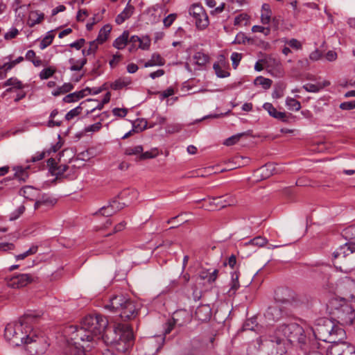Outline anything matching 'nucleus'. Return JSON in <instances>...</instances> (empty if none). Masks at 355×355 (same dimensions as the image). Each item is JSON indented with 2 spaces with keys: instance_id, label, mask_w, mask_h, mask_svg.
Listing matches in <instances>:
<instances>
[{
  "instance_id": "f257e3e1",
  "label": "nucleus",
  "mask_w": 355,
  "mask_h": 355,
  "mask_svg": "<svg viewBox=\"0 0 355 355\" xmlns=\"http://www.w3.org/2000/svg\"><path fill=\"white\" fill-rule=\"evenodd\" d=\"M81 324L94 337L102 335L105 343L119 352H126L134 345L132 329L128 324L117 323L113 329H107L108 320L101 314L85 316Z\"/></svg>"
},
{
  "instance_id": "f03ea898",
  "label": "nucleus",
  "mask_w": 355,
  "mask_h": 355,
  "mask_svg": "<svg viewBox=\"0 0 355 355\" xmlns=\"http://www.w3.org/2000/svg\"><path fill=\"white\" fill-rule=\"evenodd\" d=\"M34 314H26L18 322H11L6 325L4 330L5 338L13 346L29 344L34 341L32 327L30 324L36 320Z\"/></svg>"
},
{
  "instance_id": "7ed1b4c3",
  "label": "nucleus",
  "mask_w": 355,
  "mask_h": 355,
  "mask_svg": "<svg viewBox=\"0 0 355 355\" xmlns=\"http://www.w3.org/2000/svg\"><path fill=\"white\" fill-rule=\"evenodd\" d=\"M64 334L69 337L71 341L67 340L63 355H85L83 348L89 347V345H81L79 340L83 343H91L95 338L82 324L80 327L73 325L66 327Z\"/></svg>"
},
{
  "instance_id": "20e7f679",
  "label": "nucleus",
  "mask_w": 355,
  "mask_h": 355,
  "mask_svg": "<svg viewBox=\"0 0 355 355\" xmlns=\"http://www.w3.org/2000/svg\"><path fill=\"white\" fill-rule=\"evenodd\" d=\"M312 331L316 339L330 343L331 345L343 340L346 336L345 330L340 324L327 318L318 320Z\"/></svg>"
},
{
  "instance_id": "39448f33",
  "label": "nucleus",
  "mask_w": 355,
  "mask_h": 355,
  "mask_svg": "<svg viewBox=\"0 0 355 355\" xmlns=\"http://www.w3.org/2000/svg\"><path fill=\"white\" fill-rule=\"evenodd\" d=\"M273 331L290 345H296L306 353L309 339L304 329L300 324L295 322L283 324L278 326Z\"/></svg>"
},
{
  "instance_id": "423d86ee",
  "label": "nucleus",
  "mask_w": 355,
  "mask_h": 355,
  "mask_svg": "<svg viewBox=\"0 0 355 355\" xmlns=\"http://www.w3.org/2000/svg\"><path fill=\"white\" fill-rule=\"evenodd\" d=\"M333 263L340 271L349 273L355 270V243H346L333 253Z\"/></svg>"
},
{
  "instance_id": "0eeeda50",
  "label": "nucleus",
  "mask_w": 355,
  "mask_h": 355,
  "mask_svg": "<svg viewBox=\"0 0 355 355\" xmlns=\"http://www.w3.org/2000/svg\"><path fill=\"white\" fill-rule=\"evenodd\" d=\"M275 300L286 307L294 309L301 304V300L298 295L288 288H279L275 291Z\"/></svg>"
},
{
  "instance_id": "6e6552de",
  "label": "nucleus",
  "mask_w": 355,
  "mask_h": 355,
  "mask_svg": "<svg viewBox=\"0 0 355 355\" xmlns=\"http://www.w3.org/2000/svg\"><path fill=\"white\" fill-rule=\"evenodd\" d=\"M337 323L342 326L351 325L355 319V311L350 304H343L336 309Z\"/></svg>"
},
{
  "instance_id": "1a4fd4ad",
  "label": "nucleus",
  "mask_w": 355,
  "mask_h": 355,
  "mask_svg": "<svg viewBox=\"0 0 355 355\" xmlns=\"http://www.w3.org/2000/svg\"><path fill=\"white\" fill-rule=\"evenodd\" d=\"M268 338L272 345L271 355H288L291 345L283 338L276 335V333L272 331L268 335Z\"/></svg>"
},
{
  "instance_id": "9d476101",
  "label": "nucleus",
  "mask_w": 355,
  "mask_h": 355,
  "mask_svg": "<svg viewBox=\"0 0 355 355\" xmlns=\"http://www.w3.org/2000/svg\"><path fill=\"white\" fill-rule=\"evenodd\" d=\"M327 355H355V346L347 342L338 341L328 348Z\"/></svg>"
},
{
  "instance_id": "9b49d317",
  "label": "nucleus",
  "mask_w": 355,
  "mask_h": 355,
  "mask_svg": "<svg viewBox=\"0 0 355 355\" xmlns=\"http://www.w3.org/2000/svg\"><path fill=\"white\" fill-rule=\"evenodd\" d=\"M33 277L30 274H19L8 279L7 284L12 288H20L33 282Z\"/></svg>"
},
{
  "instance_id": "f8f14e48",
  "label": "nucleus",
  "mask_w": 355,
  "mask_h": 355,
  "mask_svg": "<svg viewBox=\"0 0 355 355\" xmlns=\"http://www.w3.org/2000/svg\"><path fill=\"white\" fill-rule=\"evenodd\" d=\"M139 305L135 302L128 299L120 311V317L124 320L134 319L138 314L139 310Z\"/></svg>"
},
{
  "instance_id": "ddd939ff",
  "label": "nucleus",
  "mask_w": 355,
  "mask_h": 355,
  "mask_svg": "<svg viewBox=\"0 0 355 355\" xmlns=\"http://www.w3.org/2000/svg\"><path fill=\"white\" fill-rule=\"evenodd\" d=\"M128 299L123 295H114L110 298L109 303L106 304L104 306L106 309L112 312H120Z\"/></svg>"
},
{
  "instance_id": "4468645a",
  "label": "nucleus",
  "mask_w": 355,
  "mask_h": 355,
  "mask_svg": "<svg viewBox=\"0 0 355 355\" xmlns=\"http://www.w3.org/2000/svg\"><path fill=\"white\" fill-rule=\"evenodd\" d=\"M176 326L182 327L190 321V315L185 310L175 311L171 319Z\"/></svg>"
},
{
  "instance_id": "2eb2a0df",
  "label": "nucleus",
  "mask_w": 355,
  "mask_h": 355,
  "mask_svg": "<svg viewBox=\"0 0 355 355\" xmlns=\"http://www.w3.org/2000/svg\"><path fill=\"white\" fill-rule=\"evenodd\" d=\"M211 316V309L208 304H202L197 307L195 312V317L199 321L206 322Z\"/></svg>"
},
{
  "instance_id": "dca6fc26",
  "label": "nucleus",
  "mask_w": 355,
  "mask_h": 355,
  "mask_svg": "<svg viewBox=\"0 0 355 355\" xmlns=\"http://www.w3.org/2000/svg\"><path fill=\"white\" fill-rule=\"evenodd\" d=\"M218 274V270L217 269L214 270L213 272H209V270H202L198 275L196 277V282H202V281L206 280L209 284L214 283Z\"/></svg>"
},
{
  "instance_id": "f3484780",
  "label": "nucleus",
  "mask_w": 355,
  "mask_h": 355,
  "mask_svg": "<svg viewBox=\"0 0 355 355\" xmlns=\"http://www.w3.org/2000/svg\"><path fill=\"white\" fill-rule=\"evenodd\" d=\"M130 1L131 0L128 1L123 10L116 16L115 21L117 24H123L126 19H129L133 15L135 8L130 4Z\"/></svg>"
},
{
  "instance_id": "a211bd4d",
  "label": "nucleus",
  "mask_w": 355,
  "mask_h": 355,
  "mask_svg": "<svg viewBox=\"0 0 355 355\" xmlns=\"http://www.w3.org/2000/svg\"><path fill=\"white\" fill-rule=\"evenodd\" d=\"M261 179H267L276 173V167L273 163H267L260 167L257 171Z\"/></svg>"
},
{
  "instance_id": "6ab92c4d",
  "label": "nucleus",
  "mask_w": 355,
  "mask_h": 355,
  "mask_svg": "<svg viewBox=\"0 0 355 355\" xmlns=\"http://www.w3.org/2000/svg\"><path fill=\"white\" fill-rule=\"evenodd\" d=\"M44 19V14L38 10L31 11L27 19V24L32 28L40 24Z\"/></svg>"
},
{
  "instance_id": "aec40b11",
  "label": "nucleus",
  "mask_w": 355,
  "mask_h": 355,
  "mask_svg": "<svg viewBox=\"0 0 355 355\" xmlns=\"http://www.w3.org/2000/svg\"><path fill=\"white\" fill-rule=\"evenodd\" d=\"M39 191L31 186L24 187L19 191V195L23 196L25 198L30 200H36Z\"/></svg>"
},
{
  "instance_id": "412c9836",
  "label": "nucleus",
  "mask_w": 355,
  "mask_h": 355,
  "mask_svg": "<svg viewBox=\"0 0 355 355\" xmlns=\"http://www.w3.org/2000/svg\"><path fill=\"white\" fill-rule=\"evenodd\" d=\"M56 202L55 199L50 198L46 195H43L39 200H35L34 208L35 209H39L42 207L46 208L53 207Z\"/></svg>"
},
{
  "instance_id": "4be33fe9",
  "label": "nucleus",
  "mask_w": 355,
  "mask_h": 355,
  "mask_svg": "<svg viewBox=\"0 0 355 355\" xmlns=\"http://www.w3.org/2000/svg\"><path fill=\"white\" fill-rule=\"evenodd\" d=\"M129 32L124 31L113 42V46L119 50L123 49L128 42Z\"/></svg>"
},
{
  "instance_id": "5701e85b",
  "label": "nucleus",
  "mask_w": 355,
  "mask_h": 355,
  "mask_svg": "<svg viewBox=\"0 0 355 355\" xmlns=\"http://www.w3.org/2000/svg\"><path fill=\"white\" fill-rule=\"evenodd\" d=\"M29 169V166H26L25 168L18 166H15L13 168V171H15L14 177L19 182H26L28 178V170Z\"/></svg>"
},
{
  "instance_id": "b1692460",
  "label": "nucleus",
  "mask_w": 355,
  "mask_h": 355,
  "mask_svg": "<svg viewBox=\"0 0 355 355\" xmlns=\"http://www.w3.org/2000/svg\"><path fill=\"white\" fill-rule=\"evenodd\" d=\"M266 315L269 320H278L283 316L282 308L278 306H273L268 308Z\"/></svg>"
},
{
  "instance_id": "393cba45",
  "label": "nucleus",
  "mask_w": 355,
  "mask_h": 355,
  "mask_svg": "<svg viewBox=\"0 0 355 355\" xmlns=\"http://www.w3.org/2000/svg\"><path fill=\"white\" fill-rule=\"evenodd\" d=\"M330 83L327 80L324 81L322 83H318V84H306L303 85V89H304L308 92H313L316 93L323 89L324 87L329 86Z\"/></svg>"
},
{
  "instance_id": "a878e982",
  "label": "nucleus",
  "mask_w": 355,
  "mask_h": 355,
  "mask_svg": "<svg viewBox=\"0 0 355 355\" xmlns=\"http://www.w3.org/2000/svg\"><path fill=\"white\" fill-rule=\"evenodd\" d=\"M111 30L112 27L110 24H105L103 26V28H101L96 41L100 44L105 42L107 40Z\"/></svg>"
},
{
  "instance_id": "bb28decb",
  "label": "nucleus",
  "mask_w": 355,
  "mask_h": 355,
  "mask_svg": "<svg viewBox=\"0 0 355 355\" xmlns=\"http://www.w3.org/2000/svg\"><path fill=\"white\" fill-rule=\"evenodd\" d=\"M204 17L195 16L193 17L195 20L196 26L198 28L203 30L209 25V18L206 12H203Z\"/></svg>"
},
{
  "instance_id": "cd10ccee",
  "label": "nucleus",
  "mask_w": 355,
  "mask_h": 355,
  "mask_svg": "<svg viewBox=\"0 0 355 355\" xmlns=\"http://www.w3.org/2000/svg\"><path fill=\"white\" fill-rule=\"evenodd\" d=\"M69 62L71 64L70 70L71 71H80L83 67L87 63V59L83 58L78 60H75L74 58H71L69 60Z\"/></svg>"
},
{
  "instance_id": "c85d7f7f",
  "label": "nucleus",
  "mask_w": 355,
  "mask_h": 355,
  "mask_svg": "<svg viewBox=\"0 0 355 355\" xmlns=\"http://www.w3.org/2000/svg\"><path fill=\"white\" fill-rule=\"evenodd\" d=\"M286 85L284 83H279L275 85L274 90L272 94V96L274 98H280L284 94Z\"/></svg>"
},
{
  "instance_id": "c756f323",
  "label": "nucleus",
  "mask_w": 355,
  "mask_h": 355,
  "mask_svg": "<svg viewBox=\"0 0 355 355\" xmlns=\"http://www.w3.org/2000/svg\"><path fill=\"white\" fill-rule=\"evenodd\" d=\"M130 84V80L128 78H121L111 84V88L114 90L121 89Z\"/></svg>"
},
{
  "instance_id": "7c9ffc66",
  "label": "nucleus",
  "mask_w": 355,
  "mask_h": 355,
  "mask_svg": "<svg viewBox=\"0 0 355 355\" xmlns=\"http://www.w3.org/2000/svg\"><path fill=\"white\" fill-rule=\"evenodd\" d=\"M10 86L14 89H21L24 87L23 83L15 77H12L3 83V87Z\"/></svg>"
},
{
  "instance_id": "2f4dec72",
  "label": "nucleus",
  "mask_w": 355,
  "mask_h": 355,
  "mask_svg": "<svg viewBox=\"0 0 355 355\" xmlns=\"http://www.w3.org/2000/svg\"><path fill=\"white\" fill-rule=\"evenodd\" d=\"M193 60L196 64L199 66H204L209 62V58L204 53L197 52L193 55Z\"/></svg>"
},
{
  "instance_id": "473e14b6",
  "label": "nucleus",
  "mask_w": 355,
  "mask_h": 355,
  "mask_svg": "<svg viewBox=\"0 0 355 355\" xmlns=\"http://www.w3.org/2000/svg\"><path fill=\"white\" fill-rule=\"evenodd\" d=\"M272 81L269 79L264 78L261 76H258L254 80V84L255 85H261L265 89H269L272 85Z\"/></svg>"
},
{
  "instance_id": "72a5a7b5",
  "label": "nucleus",
  "mask_w": 355,
  "mask_h": 355,
  "mask_svg": "<svg viewBox=\"0 0 355 355\" xmlns=\"http://www.w3.org/2000/svg\"><path fill=\"white\" fill-rule=\"evenodd\" d=\"M201 284L199 282H196L191 285L192 297L195 301L200 300L202 297V292L199 286Z\"/></svg>"
},
{
  "instance_id": "f704fd0d",
  "label": "nucleus",
  "mask_w": 355,
  "mask_h": 355,
  "mask_svg": "<svg viewBox=\"0 0 355 355\" xmlns=\"http://www.w3.org/2000/svg\"><path fill=\"white\" fill-rule=\"evenodd\" d=\"M53 31H50L47 33L46 35L42 40L40 47L41 49H44L47 46L51 44L53 40L55 37L54 34L53 33Z\"/></svg>"
},
{
  "instance_id": "c9c22d12",
  "label": "nucleus",
  "mask_w": 355,
  "mask_h": 355,
  "mask_svg": "<svg viewBox=\"0 0 355 355\" xmlns=\"http://www.w3.org/2000/svg\"><path fill=\"white\" fill-rule=\"evenodd\" d=\"M158 152L157 149L151 150L149 151H146L145 153H141L139 156H137L135 158V161L139 162L141 160H145L148 159L155 158L157 156Z\"/></svg>"
},
{
  "instance_id": "e433bc0d",
  "label": "nucleus",
  "mask_w": 355,
  "mask_h": 355,
  "mask_svg": "<svg viewBox=\"0 0 355 355\" xmlns=\"http://www.w3.org/2000/svg\"><path fill=\"white\" fill-rule=\"evenodd\" d=\"M239 275L236 272H234L232 273V281L230 283V289L229 292H232L234 293L238 288L240 287L239 282Z\"/></svg>"
},
{
  "instance_id": "4c0bfd02",
  "label": "nucleus",
  "mask_w": 355,
  "mask_h": 355,
  "mask_svg": "<svg viewBox=\"0 0 355 355\" xmlns=\"http://www.w3.org/2000/svg\"><path fill=\"white\" fill-rule=\"evenodd\" d=\"M286 105L291 110L299 111L301 109L300 101L293 98L288 97L286 100Z\"/></svg>"
},
{
  "instance_id": "58836bf2",
  "label": "nucleus",
  "mask_w": 355,
  "mask_h": 355,
  "mask_svg": "<svg viewBox=\"0 0 355 355\" xmlns=\"http://www.w3.org/2000/svg\"><path fill=\"white\" fill-rule=\"evenodd\" d=\"M144 148L141 145L130 146L125 150V154L127 155H138L139 156L143 152Z\"/></svg>"
},
{
  "instance_id": "ea45409f",
  "label": "nucleus",
  "mask_w": 355,
  "mask_h": 355,
  "mask_svg": "<svg viewBox=\"0 0 355 355\" xmlns=\"http://www.w3.org/2000/svg\"><path fill=\"white\" fill-rule=\"evenodd\" d=\"M83 103H81L80 105L77 106L76 107L71 110L69 112H68L65 115V119L67 121H71L74 117L78 116L81 114L83 107H81V105Z\"/></svg>"
},
{
  "instance_id": "a19ab883",
  "label": "nucleus",
  "mask_w": 355,
  "mask_h": 355,
  "mask_svg": "<svg viewBox=\"0 0 355 355\" xmlns=\"http://www.w3.org/2000/svg\"><path fill=\"white\" fill-rule=\"evenodd\" d=\"M205 12V10H204L203 7L198 4L193 5L189 9V14L192 17H195V16L204 17L203 12Z\"/></svg>"
},
{
  "instance_id": "79ce46f5",
  "label": "nucleus",
  "mask_w": 355,
  "mask_h": 355,
  "mask_svg": "<svg viewBox=\"0 0 355 355\" xmlns=\"http://www.w3.org/2000/svg\"><path fill=\"white\" fill-rule=\"evenodd\" d=\"M68 168L67 165H60L58 166H52L50 168V171L53 175L59 176L63 175Z\"/></svg>"
},
{
  "instance_id": "37998d69",
  "label": "nucleus",
  "mask_w": 355,
  "mask_h": 355,
  "mask_svg": "<svg viewBox=\"0 0 355 355\" xmlns=\"http://www.w3.org/2000/svg\"><path fill=\"white\" fill-rule=\"evenodd\" d=\"M213 68L215 71L216 76L219 78H226L230 75V73L227 71L223 69L220 64L217 62H215L214 64Z\"/></svg>"
},
{
  "instance_id": "c03bdc74",
  "label": "nucleus",
  "mask_w": 355,
  "mask_h": 355,
  "mask_svg": "<svg viewBox=\"0 0 355 355\" xmlns=\"http://www.w3.org/2000/svg\"><path fill=\"white\" fill-rule=\"evenodd\" d=\"M256 318H250L247 320L243 325V331H254L257 327Z\"/></svg>"
},
{
  "instance_id": "a18cd8bd",
  "label": "nucleus",
  "mask_w": 355,
  "mask_h": 355,
  "mask_svg": "<svg viewBox=\"0 0 355 355\" xmlns=\"http://www.w3.org/2000/svg\"><path fill=\"white\" fill-rule=\"evenodd\" d=\"M244 135H245V133H239V134L233 135V136L227 138V139H225V141H224L223 144L227 146L234 145L239 141L240 138L241 137H243Z\"/></svg>"
},
{
  "instance_id": "49530a36",
  "label": "nucleus",
  "mask_w": 355,
  "mask_h": 355,
  "mask_svg": "<svg viewBox=\"0 0 355 355\" xmlns=\"http://www.w3.org/2000/svg\"><path fill=\"white\" fill-rule=\"evenodd\" d=\"M55 72V70L51 67L45 68L40 71V78L42 80L48 79L50 77H51L54 74Z\"/></svg>"
},
{
  "instance_id": "de8ad7c7",
  "label": "nucleus",
  "mask_w": 355,
  "mask_h": 355,
  "mask_svg": "<svg viewBox=\"0 0 355 355\" xmlns=\"http://www.w3.org/2000/svg\"><path fill=\"white\" fill-rule=\"evenodd\" d=\"M129 42L131 43V46L129 47L128 51L132 53L138 49V42H140V37L137 35H132Z\"/></svg>"
},
{
  "instance_id": "09e8293b",
  "label": "nucleus",
  "mask_w": 355,
  "mask_h": 355,
  "mask_svg": "<svg viewBox=\"0 0 355 355\" xmlns=\"http://www.w3.org/2000/svg\"><path fill=\"white\" fill-rule=\"evenodd\" d=\"M109 206L111 207V209L114 211V214L117 211H120L121 209H123L125 204L121 203L117 200L114 199L110 202Z\"/></svg>"
},
{
  "instance_id": "8fccbe9b",
  "label": "nucleus",
  "mask_w": 355,
  "mask_h": 355,
  "mask_svg": "<svg viewBox=\"0 0 355 355\" xmlns=\"http://www.w3.org/2000/svg\"><path fill=\"white\" fill-rule=\"evenodd\" d=\"M242 58V54L241 53H237V52H234L232 53L231 55V60H232V67L234 69H236L238 65L239 64V62L241 61Z\"/></svg>"
},
{
  "instance_id": "3c124183",
  "label": "nucleus",
  "mask_w": 355,
  "mask_h": 355,
  "mask_svg": "<svg viewBox=\"0 0 355 355\" xmlns=\"http://www.w3.org/2000/svg\"><path fill=\"white\" fill-rule=\"evenodd\" d=\"M267 239L262 236H257L253 239L250 240V243L252 245L262 247L267 243Z\"/></svg>"
},
{
  "instance_id": "603ef678",
  "label": "nucleus",
  "mask_w": 355,
  "mask_h": 355,
  "mask_svg": "<svg viewBox=\"0 0 355 355\" xmlns=\"http://www.w3.org/2000/svg\"><path fill=\"white\" fill-rule=\"evenodd\" d=\"M176 327V325L169 319L164 325V336L169 334Z\"/></svg>"
},
{
  "instance_id": "864d4df0",
  "label": "nucleus",
  "mask_w": 355,
  "mask_h": 355,
  "mask_svg": "<svg viewBox=\"0 0 355 355\" xmlns=\"http://www.w3.org/2000/svg\"><path fill=\"white\" fill-rule=\"evenodd\" d=\"M263 107L265 110H266L268 112L270 116H272L273 118L277 114L276 113H277L278 112L277 109L270 103H264Z\"/></svg>"
},
{
  "instance_id": "5fc2aeb1",
  "label": "nucleus",
  "mask_w": 355,
  "mask_h": 355,
  "mask_svg": "<svg viewBox=\"0 0 355 355\" xmlns=\"http://www.w3.org/2000/svg\"><path fill=\"white\" fill-rule=\"evenodd\" d=\"M25 211V207L20 205L15 211H14L10 215V220L17 219Z\"/></svg>"
},
{
  "instance_id": "6e6d98bb",
  "label": "nucleus",
  "mask_w": 355,
  "mask_h": 355,
  "mask_svg": "<svg viewBox=\"0 0 355 355\" xmlns=\"http://www.w3.org/2000/svg\"><path fill=\"white\" fill-rule=\"evenodd\" d=\"M128 112V110L127 108L115 107L112 110L113 114L121 118H124L127 115Z\"/></svg>"
},
{
  "instance_id": "4d7b16f0",
  "label": "nucleus",
  "mask_w": 355,
  "mask_h": 355,
  "mask_svg": "<svg viewBox=\"0 0 355 355\" xmlns=\"http://www.w3.org/2000/svg\"><path fill=\"white\" fill-rule=\"evenodd\" d=\"M249 17L245 13H241L239 15H237L234 19V25H240L243 21L245 22V24H247V21H248Z\"/></svg>"
},
{
  "instance_id": "13d9d810",
  "label": "nucleus",
  "mask_w": 355,
  "mask_h": 355,
  "mask_svg": "<svg viewBox=\"0 0 355 355\" xmlns=\"http://www.w3.org/2000/svg\"><path fill=\"white\" fill-rule=\"evenodd\" d=\"M176 17L177 15L174 13L170 14L167 17H166L163 20L164 26L166 28L170 27L173 23V21L175 20Z\"/></svg>"
},
{
  "instance_id": "bf43d9fd",
  "label": "nucleus",
  "mask_w": 355,
  "mask_h": 355,
  "mask_svg": "<svg viewBox=\"0 0 355 355\" xmlns=\"http://www.w3.org/2000/svg\"><path fill=\"white\" fill-rule=\"evenodd\" d=\"M78 100V96L77 95L76 92L67 94L63 98V101L68 103L76 102Z\"/></svg>"
},
{
  "instance_id": "052dcab7",
  "label": "nucleus",
  "mask_w": 355,
  "mask_h": 355,
  "mask_svg": "<svg viewBox=\"0 0 355 355\" xmlns=\"http://www.w3.org/2000/svg\"><path fill=\"white\" fill-rule=\"evenodd\" d=\"M271 10H266V12H262L261 16V21L263 24H268L270 21Z\"/></svg>"
},
{
  "instance_id": "680f3d73",
  "label": "nucleus",
  "mask_w": 355,
  "mask_h": 355,
  "mask_svg": "<svg viewBox=\"0 0 355 355\" xmlns=\"http://www.w3.org/2000/svg\"><path fill=\"white\" fill-rule=\"evenodd\" d=\"M99 213L106 217L111 216L114 214V211L111 209V207L109 206H104L100 210Z\"/></svg>"
},
{
  "instance_id": "e2e57ef3",
  "label": "nucleus",
  "mask_w": 355,
  "mask_h": 355,
  "mask_svg": "<svg viewBox=\"0 0 355 355\" xmlns=\"http://www.w3.org/2000/svg\"><path fill=\"white\" fill-rule=\"evenodd\" d=\"M340 108L343 110H350L355 108V100L352 101L343 102L340 103Z\"/></svg>"
},
{
  "instance_id": "0e129e2a",
  "label": "nucleus",
  "mask_w": 355,
  "mask_h": 355,
  "mask_svg": "<svg viewBox=\"0 0 355 355\" xmlns=\"http://www.w3.org/2000/svg\"><path fill=\"white\" fill-rule=\"evenodd\" d=\"M250 39L248 38L243 33L236 35L234 42L236 44H244L246 41L250 42Z\"/></svg>"
},
{
  "instance_id": "69168bd1",
  "label": "nucleus",
  "mask_w": 355,
  "mask_h": 355,
  "mask_svg": "<svg viewBox=\"0 0 355 355\" xmlns=\"http://www.w3.org/2000/svg\"><path fill=\"white\" fill-rule=\"evenodd\" d=\"M98 44H99L96 40L90 42L89 48L87 49V55L94 54L97 50Z\"/></svg>"
},
{
  "instance_id": "338daca9",
  "label": "nucleus",
  "mask_w": 355,
  "mask_h": 355,
  "mask_svg": "<svg viewBox=\"0 0 355 355\" xmlns=\"http://www.w3.org/2000/svg\"><path fill=\"white\" fill-rule=\"evenodd\" d=\"M252 31L254 33H263L265 35H268L270 32V29L268 28H265L261 26L254 25L252 28Z\"/></svg>"
},
{
  "instance_id": "774afa93",
  "label": "nucleus",
  "mask_w": 355,
  "mask_h": 355,
  "mask_svg": "<svg viewBox=\"0 0 355 355\" xmlns=\"http://www.w3.org/2000/svg\"><path fill=\"white\" fill-rule=\"evenodd\" d=\"M151 59L154 62H156V65L162 66L165 64L164 58H162V56L158 53L153 54Z\"/></svg>"
}]
</instances>
